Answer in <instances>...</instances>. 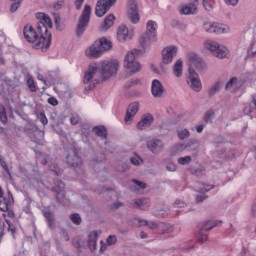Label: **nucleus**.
Here are the masks:
<instances>
[{"label":"nucleus","mask_w":256,"mask_h":256,"mask_svg":"<svg viewBox=\"0 0 256 256\" xmlns=\"http://www.w3.org/2000/svg\"><path fill=\"white\" fill-rule=\"evenodd\" d=\"M49 29H53V22L51 18L46 15L43 21H39L37 23V31L40 35L38 43L35 45V49H40L43 53L48 51L49 47H51V41L53 35L49 32Z\"/></svg>","instance_id":"1"},{"label":"nucleus","mask_w":256,"mask_h":256,"mask_svg":"<svg viewBox=\"0 0 256 256\" xmlns=\"http://www.w3.org/2000/svg\"><path fill=\"white\" fill-rule=\"evenodd\" d=\"M113 49V42L107 40V38L102 37L96 40L88 49H86L87 57L91 59H99L103 55L104 51H109Z\"/></svg>","instance_id":"2"},{"label":"nucleus","mask_w":256,"mask_h":256,"mask_svg":"<svg viewBox=\"0 0 256 256\" xmlns=\"http://www.w3.org/2000/svg\"><path fill=\"white\" fill-rule=\"evenodd\" d=\"M137 55H139V50L133 49L128 52L124 58V68L127 69L128 76L132 77L135 73H139L141 71V64L137 61Z\"/></svg>","instance_id":"3"},{"label":"nucleus","mask_w":256,"mask_h":256,"mask_svg":"<svg viewBox=\"0 0 256 256\" xmlns=\"http://www.w3.org/2000/svg\"><path fill=\"white\" fill-rule=\"evenodd\" d=\"M99 70L101 71L102 81H107V79L113 77V75H117V71L119 70V61H104L97 67V71Z\"/></svg>","instance_id":"4"},{"label":"nucleus","mask_w":256,"mask_h":256,"mask_svg":"<svg viewBox=\"0 0 256 256\" xmlns=\"http://www.w3.org/2000/svg\"><path fill=\"white\" fill-rule=\"evenodd\" d=\"M89 21H91V7L86 4L76 26L75 33L77 37H81L85 33L89 26Z\"/></svg>","instance_id":"5"},{"label":"nucleus","mask_w":256,"mask_h":256,"mask_svg":"<svg viewBox=\"0 0 256 256\" xmlns=\"http://www.w3.org/2000/svg\"><path fill=\"white\" fill-rule=\"evenodd\" d=\"M157 36V22L150 20L147 22V31L146 35L141 36L140 38V45L145 49L151 41V39H155Z\"/></svg>","instance_id":"6"},{"label":"nucleus","mask_w":256,"mask_h":256,"mask_svg":"<svg viewBox=\"0 0 256 256\" xmlns=\"http://www.w3.org/2000/svg\"><path fill=\"white\" fill-rule=\"evenodd\" d=\"M219 223H221V221L217 222L215 220H208V221L198 225V228H199V233L197 235L198 243H205V241H207V239H209L207 234H205L203 231H211V229H214V227H217V225H219Z\"/></svg>","instance_id":"7"},{"label":"nucleus","mask_w":256,"mask_h":256,"mask_svg":"<svg viewBox=\"0 0 256 256\" xmlns=\"http://www.w3.org/2000/svg\"><path fill=\"white\" fill-rule=\"evenodd\" d=\"M66 163L69 165V167L73 168L83 167V159L80 158L77 148L72 147L68 150Z\"/></svg>","instance_id":"8"},{"label":"nucleus","mask_w":256,"mask_h":256,"mask_svg":"<svg viewBox=\"0 0 256 256\" xmlns=\"http://www.w3.org/2000/svg\"><path fill=\"white\" fill-rule=\"evenodd\" d=\"M115 3H117V0H98L95 8L96 17H104Z\"/></svg>","instance_id":"9"},{"label":"nucleus","mask_w":256,"mask_h":256,"mask_svg":"<svg viewBox=\"0 0 256 256\" xmlns=\"http://www.w3.org/2000/svg\"><path fill=\"white\" fill-rule=\"evenodd\" d=\"M23 35L28 43H34L35 49V46L37 45V43H39V39H41L39 31H35V28H33V26L27 24L23 29Z\"/></svg>","instance_id":"10"},{"label":"nucleus","mask_w":256,"mask_h":256,"mask_svg":"<svg viewBox=\"0 0 256 256\" xmlns=\"http://www.w3.org/2000/svg\"><path fill=\"white\" fill-rule=\"evenodd\" d=\"M205 47L208 49V51H211V53H213L214 57H217L218 59H225V57H227V52L223 48H221L219 43L213 40L206 41Z\"/></svg>","instance_id":"11"},{"label":"nucleus","mask_w":256,"mask_h":256,"mask_svg":"<svg viewBox=\"0 0 256 256\" xmlns=\"http://www.w3.org/2000/svg\"><path fill=\"white\" fill-rule=\"evenodd\" d=\"M187 83L192 89V91H195V93H199L201 89H203V86L201 85V80L199 79V74L195 70L190 69Z\"/></svg>","instance_id":"12"},{"label":"nucleus","mask_w":256,"mask_h":256,"mask_svg":"<svg viewBox=\"0 0 256 256\" xmlns=\"http://www.w3.org/2000/svg\"><path fill=\"white\" fill-rule=\"evenodd\" d=\"M175 57H177V46H167L162 50V63L164 65H171Z\"/></svg>","instance_id":"13"},{"label":"nucleus","mask_w":256,"mask_h":256,"mask_svg":"<svg viewBox=\"0 0 256 256\" xmlns=\"http://www.w3.org/2000/svg\"><path fill=\"white\" fill-rule=\"evenodd\" d=\"M127 15L131 23H133L134 25H137V23H139V6H137V1L129 0Z\"/></svg>","instance_id":"14"},{"label":"nucleus","mask_w":256,"mask_h":256,"mask_svg":"<svg viewBox=\"0 0 256 256\" xmlns=\"http://www.w3.org/2000/svg\"><path fill=\"white\" fill-rule=\"evenodd\" d=\"M65 183L61 180H55L52 192L55 193L57 203H65Z\"/></svg>","instance_id":"15"},{"label":"nucleus","mask_w":256,"mask_h":256,"mask_svg":"<svg viewBox=\"0 0 256 256\" xmlns=\"http://www.w3.org/2000/svg\"><path fill=\"white\" fill-rule=\"evenodd\" d=\"M187 59H188V73H190V71H195V69H201V67H203V60H201V58H199V56L195 53H189L187 55Z\"/></svg>","instance_id":"16"},{"label":"nucleus","mask_w":256,"mask_h":256,"mask_svg":"<svg viewBox=\"0 0 256 256\" xmlns=\"http://www.w3.org/2000/svg\"><path fill=\"white\" fill-rule=\"evenodd\" d=\"M151 93L155 99H161V97H163L165 94V88L163 87V84H161V81L158 79L152 81Z\"/></svg>","instance_id":"17"},{"label":"nucleus","mask_w":256,"mask_h":256,"mask_svg":"<svg viewBox=\"0 0 256 256\" xmlns=\"http://www.w3.org/2000/svg\"><path fill=\"white\" fill-rule=\"evenodd\" d=\"M146 147L151 153L157 154L163 151L164 144L163 141L159 139H151L146 142Z\"/></svg>","instance_id":"18"},{"label":"nucleus","mask_w":256,"mask_h":256,"mask_svg":"<svg viewBox=\"0 0 256 256\" xmlns=\"http://www.w3.org/2000/svg\"><path fill=\"white\" fill-rule=\"evenodd\" d=\"M139 113V104L137 102H133L129 104L126 116L124 118L125 123H129L130 121H133V117Z\"/></svg>","instance_id":"19"},{"label":"nucleus","mask_w":256,"mask_h":256,"mask_svg":"<svg viewBox=\"0 0 256 256\" xmlns=\"http://www.w3.org/2000/svg\"><path fill=\"white\" fill-rule=\"evenodd\" d=\"M117 39L120 41V43H125V41H129V39H131V33H129L127 26H119L117 31Z\"/></svg>","instance_id":"20"},{"label":"nucleus","mask_w":256,"mask_h":256,"mask_svg":"<svg viewBox=\"0 0 256 256\" xmlns=\"http://www.w3.org/2000/svg\"><path fill=\"white\" fill-rule=\"evenodd\" d=\"M204 29L206 33H216L217 35L225 33V28L221 27L218 23H206L204 24Z\"/></svg>","instance_id":"21"},{"label":"nucleus","mask_w":256,"mask_h":256,"mask_svg":"<svg viewBox=\"0 0 256 256\" xmlns=\"http://www.w3.org/2000/svg\"><path fill=\"white\" fill-rule=\"evenodd\" d=\"M150 205L151 202H149V199L147 198L134 199L130 202L131 207L142 209L143 211H145V209H149Z\"/></svg>","instance_id":"22"},{"label":"nucleus","mask_w":256,"mask_h":256,"mask_svg":"<svg viewBox=\"0 0 256 256\" xmlns=\"http://www.w3.org/2000/svg\"><path fill=\"white\" fill-rule=\"evenodd\" d=\"M153 121H155V119L153 118V115L151 114L144 115L141 121L138 122L137 129H139L140 131H143V129H147V127H151V125H153Z\"/></svg>","instance_id":"23"},{"label":"nucleus","mask_w":256,"mask_h":256,"mask_svg":"<svg viewBox=\"0 0 256 256\" xmlns=\"http://www.w3.org/2000/svg\"><path fill=\"white\" fill-rule=\"evenodd\" d=\"M42 214L46 219L49 229H55V213L49 209H46L42 211Z\"/></svg>","instance_id":"24"},{"label":"nucleus","mask_w":256,"mask_h":256,"mask_svg":"<svg viewBox=\"0 0 256 256\" xmlns=\"http://www.w3.org/2000/svg\"><path fill=\"white\" fill-rule=\"evenodd\" d=\"M99 237V234H97V231H92L88 235V248L90 251H97V239Z\"/></svg>","instance_id":"25"},{"label":"nucleus","mask_w":256,"mask_h":256,"mask_svg":"<svg viewBox=\"0 0 256 256\" xmlns=\"http://www.w3.org/2000/svg\"><path fill=\"white\" fill-rule=\"evenodd\" d=\"M113 25H115V15L110 14L105 17L101 27L104 31H109Z\"/></svg>","instance_id":"26"},{"label":"nucleus","mask_w":256,"mask_h":256,"mask_svg":"<svg viewBox=\"0 0 256 256\" xmlns=\"http://www.w3.org/2000/svg\"><path fill=\"white\" fill-rule=\"evenodd\" d=\"M181 15H195L197 13V6L193 4H186L180 10Z\"/></svg>","instance_id":"27"},{"label":"nucleus","mask_w":256,"mask_h":256,"mask_svg":"<svg viewBox=\"0 0 256 256\" xmlns=\"http://www.w3.org/2000/svg\"><path fill=\"white\" fill-rule=\"evenodd\" d=\"M158 233H160V235H166L167 233H173V227L171 226V224H167V223H158Z\"/></svg>","instance_id":"28"},{"label":"nucleus","mask_w":256,"mask_h":256,"mask_svg":"<svg viewBox=\"0 0 256 256\" xmlns=\"http://www.w3.org/2000/svg\"><path fill=\"white\" fill-rule=\"evenodd\" d=\"M95 73H97V66L90 67L84 75L83 83L87 85L90 81H92L93 77H95Z\"/></svg>","instance_id":"29"},{"label":"nucleus","mask_w":256,"mask_h":256,"mask_svg":"<svg viewBox=\"0 0 256 256\" xmlns=\"http://www.w3.org/2000/svg\"><path fill=\"white\" fill-rule=\"evenodd\" d=\"M175 77H182L183 75V60L178 59L173 67Z\"/></svg>","instance_id":"30"},{"label":"nucleus","mask_w":256,"mask_h":256,"mask_svg":"<svg viewBox=\"0 0 256 256\" xmlns=\"http://www.w3.org/2000/svg\"><path fill=\"white\" fill-rule=\"evenodd\" d=\"M195 189L197 193H207L213 189V185L204 184L201 182H197L195 185Z\"/></svg>","instance_id":"31"},{"label":"nucleus","mask_w":256,"mask_h":256,"mask_svg":"<svg viewBox=\"0 0 256 256\" xmlns=\"http://www.w3.org/2000/svg\"><path fill=\"white\" fill-rule=\"evenodd\" d=\"M93 131L97 135V137L107 139V128H105V126H96L93 128Z\"/></svg>","instance_id":"32"},{"label":"nucleus","mask_w":256,"mask_h":256,"mask_svg":"<svg viewBox=\"0 0 256 256\" xmlns=\"http://www.w3.org/2000/svg\"><path fill=\"white\" fill-rule=\"evenodd\" d=\"M181 147L188 151H197L199 149V144L197 143V140H190L188 143L182 144Z\"/></svg>","instance_id":"33"},{"label":"nucleus","mask_w":256,"mask_h":256,"mask_svg":"<svg viewBox=\"0 0 256 256\" xmlns=\"http://www.w3.org/2000/svg\"><path fill=\"white\" fill-rule=\"evenodd\" d=\"M219 91H221V82H216L208 90V97H214Z\"/></svg>","instance_id":"34"},{"label":"nucleus","mask_w":256,"mask_h":256,"mask_svg":"<svg viewBox=\"0 0 256 256\" xmlns=\"http://www.w3.org/2000/svg\"><path fill=\"white\" fill-rule=\"evenodd\" d=\"M177 136L180 141H185V139H189L191 137V132H189V129L184 128L177 131Z\"/></svg>","instance_id":"35"},{"label":"nucleus","mask_w":256,"mask_h":256,"mask_svg":"<svg viewBox=\"0 0 256 256\" xmlns=\"http://www.w3.org/2000/svg\"><path fill=\"white\" fill-rule=\"evenodd\" d=\"M254 111H256V98L255 95H252V103L244 108V113L245 115H249Z\"/></svg>","instance_id":"36"},{"label":"nucleus","mask_w":256,"mask_h":256,"mask_svg":"<svg viewBox=\"0 0 256 256\" xmlns=\"http://www.w3.org/2000/svg\"><path fill=\"white\" fill-rule=\"evenodd\" d=\"M72 245L75 247V249H83V246L85 245V239L81 236L75 237L72 240Z\"/></svg>","instance_id":"37"},{"label":"nucleus","mask_w":256,"mask_h":256,"mask_svg":"<svg viewBox=\"0 0 256 256\" xmlns=\"http://www.w3.org/2000/svg\"><path fill=\"white\" fill-rule=\"evenodd\" d=\"M12 203L13 202L7 200V197H5L2 200H0V211H3L4 213H7V211H9V206Z\"/></svg>","instance_id":"38"},{"label":"nucleus","mask_w":256,"mask_h":256,"mask_svg":"<svg viewBox=\"0 0 256 256\" xmlns=\"http://www.w3.org/2000/svg\"><path fill=\"white\" fill-rule=\"evenodd\" d=\"M27 87L30 89V93H37V85H35V80L33 77L27 79Z\"/></svg>","instance_id":"39"},{"label":"nucleus","mask_w":256,"mask_h":256,"mask_svg":"<svg viewBox=\"0 0 256 256\" xmlns=\"http://www.w3.org/2000/svg\"><path fill=\"white\" fill-rule=\"evenodd\" d=\"M213 119H215V111L208 110L204 115L205 123H213Z\"/></svg>","instance_id":"40"},{"label":"nucleus","mask_w":256,"mask_h":256,"mask_svg":"<svg viewBox=\"0 0 256 256\" xmlns=\"http://www.w3.org/2000/svg\"><path fill=\"white\" fill-rule=\"evenodd\" d=\"M0 121L1 123H7V109L3 104H0Z\"/></svg>","instance_id":"41"},{"label":"nucleus","mask_w":256,"mask_h":256,"mask_svg":"<svg viewBox=\"0 0 256 256\" xmlns=\"http://www.w3.org/2000/svg\"><path fill=\"white\" fill-rule=\"evenodd\" d=\"M70 220L72 221V223L74 224V225H81V221H82V219H81V215H79V214H72L71 216H70Z\"/></svg>","instance_id":"42"},{"label":"nucleus","mask_w":256,"mask_h":256,"mask_svg":"<svg viewBox=\"0 0 256 256\" xmlns=\"http://www.w3.org/2000/svg\"><path fill=\"white\" fill-rule=\"evenodd\" d=\"M99 83H101V80H93L92 84L84 88V93H89V91H93V89H95V85H99Z\"/></svg>","instance_id":"43"},{"label":"nucleus","mask_w":256,"mask_h":256,"mask_svg":"<svg viewBox=\"0 0 256 256\" xmlns=\"http://www.w3.org/2000/svg\"><path fill=\"white\" fill-rule=\"evenodd\" d=\"M0 165L5 173H7V175H11V172L9 171V166H7V162H5V158H3V156H0Z\"/></svg>","instance_id":"44"},{"label":"nucleus","mask_w":256,"mask_h":256,"mask_svg":"<svg viewBox=\"0 0 256 256\" xmlns=\"http://www.w3.org/2000/svg\"><path fill=\"white\" fill-rule=\"evenodd\" d=\"M6 224L8 225V231L12 233L13 239H15V233H17V229L15 226L11 223V220H5Z\"/></svg>","instance_id":"45"},{"label":"nucleus","mask_w":256,"mask_h":256,"mask_svg":"<svg viewBox=\"0 0 256 256\" xmlns=\"http://www.w3.org/2000/svg\"><path fill=\"white\" fill-rule=\"evenodd\" d=\"M190 161H191V156H186V157L178 158L179 165H189Z\"/></svg>","instance_id":"46"},{"label":"nucleus","mask_w":256,"mask_h":256,"mask_svg":"<svg viewBox=\"0 0 256 256\" xmlns=\"http://www.w3.org/2000/svg\"><path fill=\"white\" fill-rule=\"evenodd\" d=\"M236 83H237V77L231 78V79L226 83L225 89H231L234 85H236Z\"/></svg>","instance_id":"47"},{"label":"nucleus","mask_w":256,"mask_h":256,"mask_svg":"<svg viewBox=\"0 0 256 256\" xmlns=\"http://www.w3.org/2000/svg\"><path fill=\"white\" fill-rule=\"evenodd\" d=\"M106 242L108 243V245H115V243H117V236H115V235H110L108 238H107V240H106Z\"/></svg>","instance_id":"48"},{"label":"nucleus","mask_w":256,"mask_h":256,"mask_svg":"<svg viewBox=\"0 0 256 256\" xmlns=\"http://www.w3.org/2000/svg\"><path fill=\"white\" fill-rule=\"evenodd\" d=\"M203 7L206 11H213V4L209 3V0H203Z\"/></svg>","instance_id":"49"},{"label":"nucleus","mask_w":256,"mask_h":256,"mask_svg":"<svg viewBox=\"0 0 256 256\" xmlns=\"http://www.w3.org/2000/svg\"><path fill=\"white\" fill-rule=\"evenodd\" d=\"M49 105H52V107H57L59 105V101L55 97L48 98Z\"/></svg>","instance_id":"50"},{"label":"nucleus","mask_w":256,"mask_h":256,"mask_svg":"<svg viewBox=\"0 0 256 256\" xmlns=\"http://www.w3.org/2000/svg\"><path fill=\"white\" fill-rule=\"evenodd\" d=\"M85 0H75L74 5L77 9V11H81V7H83V3Z\"/></svg>","instance_id":"51"},{"label":"nucleus","mask_w":256,"mask_h":256,"mask_svg":"<svg viewBox=\"0 0 256 256\" xmlns=\"http://www.w3.org/2000/svg\"><path fill=\"white\" fill-rule=\"evenodd\" d=\"M40 121L42 125H47L49 123V120H47V116H45V113H40Z\"/></svg>","instance_id":"52"},{"label":"nucleus","mask_w":256,"mask_h":256,"mask_svg":"<svg viewBox=\"0 0 256 256\" xmlns=\"http://www.w3.org/2000/svg\"><path fill=\"white\" fill-rule=\"evenodd\" d=\"M125 204L120 201H116L112 204L113 209H121V207H124Z\"/></svg>","instance_id":"53"},{"label":"nucleus","mask_w":256,"mask_h":256,"mask_svg":"<svg viewBox=\"0 0 256 256\" xmlns=\"http://www.w3.org/2000/svg\"><path fill=\"white\" fill-rule=\"evenodd\" d=\"M141 158L140 157H132L130 158V163L132 165H140Z\"/></svg>","instance_id":"54"},{"label":"nucleus","mask_w":256,"mask_h":256,"mask_svg":"<svg viewBox=\"0 0 256 256\" xmlns=\"http://www.w3.org/2000/svg\"><path fill=\"white\" fill-rule=\"evenodd\" d=\"M170 213H171V210L169 208H166L165 210H160L159 215L161 217H167V215H170Z\"/></svg>","instance_id":"55"},{"label":"nucleus","mask_w":256,"mask_h":256,"mask_svg":"<svg viewBox=\"0 0 256 256\" xmlns=\"http://www.w3.org/2000/svg\"><path fill=\"white\" fill-rule=\"evenodd\" d=\"M135 185L137 187H139L140 189H145L147 187V185L139 180H133Z\"/></svg>","instance_id":"56"},{"label":"nucleus","mask_w":256,"mask_h":256,"mask_svg":"<svg viewBox=\"0 0 256 256\" xmlns=\"http://www.w3.org/2000/svg\"><path fill=\"white\" fill-rule=\"evenodd\" d=\"M207 195H197L196 196V203H203V201H205V199H207Z\"/></svg>","instance_id":"57"},{"label":"nucleus","mask_w":256,"mask_h":256,"mask_svg":"<svg viewBox=\"0 0 256 256\" xmlns=\"http://www.w3.org/2000/svg\"><path fill=\"white\" fill-rule=\"evenodd\" d=\"M226 5H231L232 7H236V5L239 3V0H224Z\"/></svg>","instance_id":"58"},{"label":"nucleus","mask_w":256,"mask_h":256,"mask_svg":"<svg viewBox=\"0 0 256 256\" xmlns=\"http://www.w3.org/2000/svg\"><path fill=\"white\" fill-rule=\"evenodd\" d=\"M149 229H159V224H157L156 222H148L147 226Z\"/></svg>","instance_id":"59"},{"label":"nucleus","mask_w":256,"mask_h":256,"mask_svg":"<svg viewBox=\"0 0 256 256\" xmlns=\"http://www.w3.org/2000/svg\"><path fill=\"white\" fill-rule=\"evenodd\" d=\"M47 17V14L43 13V12H38L36 13V19H38L39 21H43L44 18Z\"/></svg>","instance_id":"60"},{"label":"nucleus","mask_w":256,"mask_h":256,"mask_svg":"<svg viewBox=\"0 0 256 256\" xmlns=\"http://www.w3.org/2000/svg\"><path fill=\"white\" fill-rule=\"evenodd\" d=\"M71 125H78L79 124V116H72L70 118Z\"/></svg>","instance_id":"61"},{"label":"nucleus","mask_w":256,"mask_h":256,"mask_svg":"<svg viewBox=\"0 0 256 256\" xmlns=\"http://www.w3.org/2000/svg\"><path fill=\"white\" fill-rule=\"evenodd\" d=\"M166 169L167 171H177V166L173 163H169L167 166H166Z\"/></svg>","instance_id":"62"},{"label":"nucleus","mask_w":256,"mask_h":256,"mask_svg":"<svg viewBox=\"0 0 256 256\" xmlns=\"http://www.w3.org/2000/svg\"><path fill=\"white\" fill-rule=\"evenodd\" d=\"M62 236L64 237L65 241H69V232H67L66 229L62 228L61 229Z\"/></svg>","instance_id":"63"},{"label":"nucleus","mask_w":256,"mask_h":256,"mask_svg":"<svg viewBox=\"0 0 256 256\" xmlns=\"http://www.w3.org/2000/svg\"><path fill=\"white\" fill-rule=\"evenodd\" d=\"M49 161V157L46 154H42V164L46 165L47 162Z\"/></svg>","instance_id":"64"}]
</instances>
